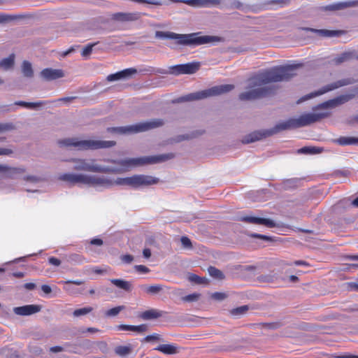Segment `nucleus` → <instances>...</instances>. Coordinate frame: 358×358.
<instances>
[{
	"mask_svg": "<svg viewBox=\"0 0 358 358\" xmlns=\"http://www.w3.org/2000/svg\"><path fill=\"white\" fill-rule=\"evenodd\" d=\"M295 65L280 66L260 72L249 78L245 90L238 95L243 101H251L274 96L279 86L274 83L287 81L295 73Z\"/></svg>",
	"mask_w": 358,
	"mask_h": 358,
	"instance_id": "1",
	"label": "nucleus"
},
{
	"mask_svg": "<svg viewBox=\"0 0 358 358\" xmlns=\"http://www.w3.org/2000/svg\"><path fill=\"white\" fill-rule=\"evenodd\" d=\"M175 157L173 153L163 154L155 156L142 157L138 158H128L124 159H104L105 162L118 165V167L103 166L96 164L95 159L71 158L69 162H72L73 169L77 171H85L102 173H121L132 167L145 164H158Z\"/></svg>",
	"mask_w": 358,
	"mask_h": 358,
	"instance_id": "2",
	"label": "nucleus"
},
{
	"mask_svg": "<svg viewBox=\"0 0 358 358\" xmlns=\"http://www.w3.org/2000/svg\"><path fill=\"white\" fill-rule=\"evenodd\" d=\"M201 32L187 34H176L171 31H155L157 38H168L176 40V43L185 46H198L208 43H216L223 41V38L217 36H201Z\"/></svg>",
	"mask_w": 358,
	"mask_h": 358,
	"instance_id": "3",
	"label": "nucleus"
},
{
	"mask_svg": "<svg viewBox=\"0 0 358 358\" xmlns=\"http://www.w3.org/2000/svg\"><path fill=\"white\" fill-rule=\"evenodd\" d=\"M296 124L294 118L289 119L286 122H280L276 124L274 127L269 129H263L259 131H253L246 136L242 139V143L245 144L254 143L257 141L266 138L268 136L276 134L281 131L295 129Z\"/></svg>",
	"mask_w": 358,
	"mask_h": 358,
	"instance_id": "4",
	"label": "nucleus"
},
{
	"mask_svg": "<svg viewBox=\"0 0 358 358\" xmlns=\"http://www.w3.org/2000/svg\"><path fill=\"white\" fill-rule=\"evenodd\" d=\"M58 143L61 146H74L79 150H98L101 148H108L116 145L114 141H101V140H83L78 141L77 138H69L59 140Z\"/></svg>",
	"mask_w": 358,
	"mask_h": 358,
	"instance_id": "5",
	"label": "nucleus"
},
{
	"mask_svg": "<svg viewBox=\"0 0 358 358\" xmlns=\"http://www.w3.org/2000/svg\"><path fill=\"white\" fill-rule=\"evenodd\" d=\"M165 124L163 119L157 118L150 121L139 122L138 124L125 127H108L107 131L117 134H136L147 131L162 127Z\"/></svg>",
	"mask_w": 358,
	"mask_h": 358,
	"instance_id": "6",
	"label": "nucleus"
},
{
	"mask_svg": "<svg viewBox=\"0 0 358 358\" xmlns=\"http://www.w3.org/2000/svg\"><path fill=\"white\" fill-rule=\"evenodd\" d=\"M234 89V85L229 84L214 86L209 89L189 94L182 97L181 100L185 101L201 100L208 97L216 96L227 93Z\"/></svg>",
	"mask_w": 358,
	"mask_h": 358,
	"instance_id": "7",
	"label": "nucleus"
},
{
	"mask_svg": "<svg viewBox=\"0 0 358 358\" xmlns=\"http://www.w3.org/2000/svg\"><path fill=\"white\" fill-rule=\"evenodd\" d=\"M113 185H127L134 188L141 186H149L158 183L159 178L151 176L145 175H134L131 177L118 178L115 180H113Z\"/></svg>",
	"mask_w": 358,
	"mask_h": 358,
	"instance_id": "8",
	"label": "nucleus"
},
{
	"mask_svg": "<svg viewBox=\"0 0 358 358\" xmlns=\"http://www.w3.org/2000/svg\"><path fill=\"white\" fill-rule=\"evenodd\" d=\"M355 82H356V80L352 78L339 80L338 81L331 83L330 84H328V85L322 87L320 90H319L317 92H312V93H310V94L304 96L301 99H299L297 101V103H301L302 101H306V100L313 98L316 96L322 95L324 93L336 90L339 87L354 84Z\"/></svg>",
	"mask_w": 358,
	"mask_h": 358,
	"instance_id": "9",
	"label": "nucleus"
},
{
	"mask_svg": "<svg viewBox=\"0 0 358 358\" xmlns=\"http://www.w3.org/2000/svg\"><path fill=\"white\" fill-rule=\"evenodd\" d=\"M330 116V113L318 112L305 113L299 116L298 118H294L296 127H302L310 125L315 122L321 121L322 119Z\"/></svg>",
	"mask_w": 358,
	"mask_h": 358,
	"instance_id": "10",
	"label": "nucleus"
},
{
	"mask_svg": "<svg viewBox=\"0 0 358 358\" xmlns=\"http://www.w3.org/2000/svg\"><path fill=\"white\" fill-rule=\"evenodd\" d=\"M353 91L355 92L354 94L341 95L339 96H337L335 99L329 100L327 101H325V102L318 105L317 106H316V108L315 109L317 110V109H325V108H335L341 104H343V103L349 101L352 99H353V97L355 96V94H358V87H355L353 90Z\"/></svg>",
	"mask_w": 358,
	"mask_h": 358,
	"instance_id": "11",
	"label": "nucleus"
},
{
	"mask_svg": "<svg viewBox=\"0 0 358 358\" xmlns=\"http://www.w3.org/2000/svg\"><path fill=\"white\" fill-rule=\"evenodd\" d=\"M200 68L199 62H192L185 64H178L171 67L172 73L175 75L179 74H193L195 73Z\"/></svg>",
	"mask_w": 358,
	"mask_h": 358,
	"instance_id": "12",
	"label": "nucleus"
},
{
	"mask_svg": "<svg viewBox=\"0 0 358 358\" xmlns=\"http://www.w3.org/2000/svg\"><path fill=\"white\" fill-rule=\"evenodd\" d=\"M239 220L246 223L264 225L268 228L279 227L277 223L270 218H262L252 215H245L241 217Z\"/></svg>",
	"mask_w": 358,
	"mask_h": 358,
	"instance_id": "13",
	"label": "nucleus"
},
{
	"mask_svg": "<svg viewBox=\"0 0 358 358\" xmlns=\"http://www.w3.org/2000/svg\"><path fill=\"white\" fill-rule=\"evenodd\" d=\"M356 6H358V0L335 3L328 6H322L320 10L325 12H336Z\"/></svg>",
	"mask_w": 358,
	"mask_h": 358,
	"instance_id": "14",
	"label": "nucleus"
},
{
	"mask_svg": "<svg viewBox=\"0 0 358 358\" xmlns=\"http://www.w3.org/2000/svg\"><path fill=\"white\" fill-rule=\"evenodd\" d=\"M86 185L108 187L113 186V182L103 176L86 175Z\"/></svg>",
	"mask_w": 358,
	"mask_h": 358,
	"instance_id": "15",
	"label": "nucleus"
},
{
	"mask_svg": "<svg viewBox=\"0 0 358 358\" xmlns=\"http://www.w3.org/2000/svg\"><path fill=\"white\" fill-rule=\"evenodd\" d=\"M299 29L306 31L317 34L321 37H339L347 34L345 30L317 29L310 27H300Z\"/></svg>",
	"mask_w": 358,
	"mask_h": 358,
	"instance_id": "16",
	"label": "nucleus"
},
{
	"mask_svg": "<svg viewBox=\"0 0 358 358\" xmlns=\"http://www.w3.org/2000/svg\"><path fill=\"white\" fill-rule=\"evenodd\" d=\"M358 60V53L355 50H348L336 55L331 60L334 65H341V64L351 60Z\"/></svg>",
	"mask_w": 358,
	"mask_h": 358,
	"instance_id": "17",
	"label": "nucleus"
},
{
	"mask_svg": "<svg viewBox=\"0 0 358 358\" xmlns=\"http://www.w3.org/2000/svg\"><path fill=\"white\" fill-rule=\"evenodd\" d=\"M65 73L62 69H55L46 68L40 72L41 78L45 81H52L59 78H64Z\"/></svg>",
	"mask_w": 358,
	"mask_h": 358,
	"instance_id": "18",
	"label": "nucleus"
},
{
	"mask_svg": "<svg viewBox=\"0 0 358 358\" xmlns=\"http://www.w3.org/2000/svg\"><path fill=\"white\" fill-rule=\"evenodd\" d=\"M42 307L40 305H25L13 308V313L20 316H29L41 311Z\"/></svg>",
	"mask_w": 358,
	"mask_h": 358,
	"instance_id": "19",
	"label": "nucleus"
},
{
	"mask_svg": "<svg viewBox=\"0 0 358 358\" xmlns=\"http://www.w3.org/2000/svg\"><path fill=\"white\" fill-rule=\"evenodd\" d=\"M137 73V70L134 68H129L113 74L108 75L106 80L113 82L120 80H127Z\"/></svg>",
	"mask_w": 358,
	"mask_h": 358,
	"instance_id": "20",
	"label": "nucleus"
},
{
	"mask_svg": "<svg viewBox=\"0 0 358 358\" xmlns=\"http://www.w3.org/2000/svg\"><path fill=\"white\" fill-rule=\"evenodd\" d=\"M26 172L24 167H12L6 164H0V173L4 174L6 178L14 179L17 175Z\"/></svg>",
	"mask_w": 358,
	"mask_h": 358,
	"instance_id": "21",
	"label": "nucleus"
},
{
	"mask_svg": "<svg viewBox=\"0 0 358 358\" xmlns=\"http://www.w3.org/2000/svg\"><path fill=\"white\" fill-rule=\"evenodd\" d=\"M86 175L83 173H64L59 176V179L73 185L78 183L86 185Z\"/></svg>",
	"mask_w": 358,
	"mask_h": 358,
	"instance_id": "22",
	"label": "nucleus"
},
{
	"mask_svg": "<svg viewBox=\"0 0 358 358\" xmlns=\"http://www.w3.org/2000/svg\"><path fill=\"white\" fill-rule=\"evenodd\" d=\"M141 14L138 13H115L111 15V20L120 22H134L139 20Z\"/></svg>",
	"mask_w": 358,
	"mask_h": 358,
	"instance_id": "23",
	"label": "nucleus"
},
{
	"mask_svg": "<svg viewBox=\"0 0 358 358\" xmlns=\"http://www.w3.org/2000/svg\"><path fill=\"white\" fill-rule=\"evenodd\" d=\"M185 3L192 7H217L220 6L223 0H185Z\"/></svg>",
	"mask_w": 358,
	"mask_h": 358,
	"instance_id": "24",
	"label": "nucleus"
},
{
	"mask_svg": "<svg viewBox=\"0 0 358 358\" xmlns=\"http://www.w3.org/2000/svg\"><path fill=\"white\" fill-rule=\"evenodd\" d=\"M31 18V15L29 14L24 15H7L0 13V24L8 23L14 20H25Z\"/></svg>",
	"mask_w": 358,
	"mask_h": 358,
	"instance_id": "25",
	"label": "nucleus"
},
{
	"mask_svg": "<svg viewBox=\"0 0 358 358\" xmlns=\"http://www.w3.org/2000/svg\"><path fill=\"white\" fill-rule=\"evenodd\" d=\"M117 329L120 331H131L137 333H143L148 331V325L145 324L138 326L120 324L117 326Z\"/></svg>",
	"mask_w": 358,
	"mask_h": 358,
	"instance_id": "26",
	"label": "nucleus"
},
{
	"mask_svg": "<svg viewBox=\"0 0 358 358\" xmlns=\"http://www.w3.org/2000/svg\"><path fill=\"white\" fill-rule=\"evenodd\" d=\"M165 355H176L179 352L178 346L173 344H161L155 348Z\"/></svg>",
	"mask_w": 358,
	"mask_h": 358,
	"instance_id": "27",
	"label": "nucleus"
},
{
	"mask_svg": "<svg viewBox=\"0 0 358 358\" xmlns=\"http://www.w3.org/2000/svg\"><path fill=\"white\" fill-rule=\"evenodd\" d=\"M15 55L10 54L8 57L0 60V69L3 71H9L13 69L15 66Z\"/></svg>",
	"mask_w": 358,
	"mask_h": 358,
	"instance_id": "28",
	"label": "nucleus"
},
{
	"mask_svg": "<svg viewBox=\"0 0 358 358\" xmlns=\"http://www.w3.org/2000/svg\"><path fill=\"white\" fill-rule=\"evenodd\" d=\"M163 313L156 309H149L143 312L140 317L144 320H150L159 318L162 316Z\"/></svg>",
	"mask_w": 358,
	"mask_h": 358,
	"instance_id": "29",
	"label": "nucleus"
},
{
	"mask_svg": "<svg viewBox=\"0 0 358 358\" xmlns=\"http://www.w3.org/2000/svg\"><path fill=\"white\" fill-rule=\"evenodd\" d=\"M114 351L117 355L124 357L132 352L133 347L131 344L127 345H118L115 348Z\"/></svg>",
	"mask_w": 358,
	"mask_h": 358,
	"instance_id": "30",
	"label": "nucleus"
},
{
	"mask_svg": "<svg viewBox=\"0 0 358 358\" xmlns=\"http://www.w3.org/2000/svg\"><path fill=\"white\" fill-rule=\"evenodd\" d=\"M110 282L116 287L122 289L126 292H130L132 289V285L130 282L120 280V279H112Z\"/></svg>",
	"mask_w": 358,
	"mask_h": 358,
	"instance_id": "31",
	"label": "nucleus"
},
{
	"mask_svg": "<svg viewBox=\"0 0 358 358\" xmlns=\"http://www.w3.org/2000/svg\"><path fill=\"white\" fill-rule=\"evenodd\" d=\"M21 68L22 73L24 77L31 78L34 76V70L31 62L27 60L23 61Z\"/></svg>",
	"mask_w": 358,
	"mask_h": 358,
	"instance_id": "32",
	"label": "nucleus"
},
{
	"mask_svg": "<svg viewBox=\"0 0 358 358\" xmlns=\"http://www.w3.org/2000/svg\"><path fill=\"white\" fill-rule=\"evenodd\" d=\"M278 278V275L274 271H271L269 273L263 274L257 277V280L264 283H271Z\"/></svg>",
	"mask_w": 358,
	"mask_h": 358,
	"instance_id": "33",
	"label": "nucleus"
},
{
	"mask_svg": "<svg viewBox=\"0 0 358 358\" xmlns=\"http://www.w3.org/2000/svg\"><path fill=\"white\" fill-rule=\"evenodd\" d=\"M341 145L358 144V138L352 136H343L336 140Z\"/></svg>",
	"mask_w": 358,
	"mask_h": 358,
	"instance_id": "34",
	"label": "nucleus"
},
{
	"mask_svg": "<svg viewBox=\"0 0 358 358\" xmlns=\"http://www.w3.org/2000/svg\"><path fill=\"white\" fill-rule=\"evenodd\" d=\"M44 104V102L40 101V102H26L23 101H17L14 103V105L19 106H23L29 108H37Z\"/></svg>",
	"mask_w": 358,
	"mask_h": 358,
	"instance_id": "35",
	"label": "nucleus"
},
{
	"mask_svg": "<svg viewBox=\"0 0 358 358\" xmlns=\"http://www.w3.org/2000/svg\"><path fill=\"white\" fill-rule=\"evenodd\" d=\"M208 271L209 275L215 279L222 280L225 278V275L222 271L214 266L208 267Z\"/></svg>",
	"mask_w": 358,
	"mask_h": 358,
	"instance_id": "36",
	"label": "nucleus"
},
{
	"mask_svg": "<svg viewBox=\"0 0 358 358\" xmlns=\"http://www.w3.org/2000/svg\"><path fill=\"white\" fill-rule=\"evenodd\" d=\"M257 325L264 329L275 330L280 328L282 326V323L280 321H277L273 322H262Z\"/></svg>",
	"mask_w": 358,
	"mask_h": 358,
	"instance_id": "37",
	"label": "nucleus"
},
{
	"mask_svg": "<svg viewBox=\"0 0 358 358\" xmlns=\"http://www.w3.org/2000/svg\"><path fill=\"white\" fill-rule=\"evenodd\" d=\"M249 310L248 305L241 306L235 308H232L229 310V313L232 316H241L247 313Z\"/></svg>",
	"mask_w": 358,
	"mask_h": 358,
	"instance_id": "38",
	"label": "nucleus"
},
{
	"mask_svg": "<svg viewBox=\"0 0 358 358\" xmlns=\"http://www.w3.org/2000/svg\"><path fill=\"white\" fill-rule=\"evenodd\" d=\"M203 134H204L203 130H196V131H193L191 134L179 136H178L177 142H180V141H185V140H189V139L196 138L199 136H201Z\"/></svg>",
	"mask_w": 358,
	"mask_h": 358,
	"instance_id": "39",
	"label": "nucleus"
},
{
	"mask_svg": "<svg viewBox=\"0 0 358 358\" xmlns=\"http://www.w3.org/2000/svg\"><path fill=\"white\" fill-rule=\"evenodd\" d=\"M322 150L323 149L321 148L303 147L298 150V152L301 154H317L322 152Z\"/></svg>",
	"mask_w": 358,
	"mask_h": 358,
	"instance_id": "40",
	"label": "nucleus"
},
{
	"mask_svg": "<svg viewBox=\"0 0 358 358\" xmlns=\"http://www.w3.org/2000/svg\"><path fill=\"white\" fill-rule=\"evenodd\" d=\"M188 280L190 282H194L198 285L208 284L209 280L206 278H202L195 274H190L188 277Z\"/></svg>",
	"mask_w": 358,
	"mask_h": 358,
	"instance_id": "41",
	"label": "nucleus"
},
{
	"mask_svg": "<svg viewBox=\"0 0 358 358\" xmlns=\"http://www.w3.org/2000/svg\"><path fill=\"white\" fill-rule=\"evenodd\" d=\"M16 129L15 124L12 122L0 123V134L7 131H13Z\"/></svg>",
	"mask_w": 358,
	"mask_h": 358,
	"instance_id": "42",
	"label": "nucleus"
},
{
	"mask_svg": "<svg viewBox=\"0 0 358 358\" xmlns=\"http://www.w3.org/2000/svg\"><path fill=\"white\" fill-rule=\"evenodd\" d=\"M163 289L162 286L160 285H151L145 287V291L147 294H157Z\"/></svg>",
	"mask_w": 358,
	"mask_h": 358,
	"instance_id": "43",
	"label": "nucleus"
},
{
	"mask_svg": "<svg viewBox=\"0 0 358 358\" xmlns=\"http://www.w3.org/2000/svg\"><path fill=\"white\" fill-rule=\"evenodd\" d=\"M125 307L124 306H119L111 309L108 310L106 312V315L108 317H114L117 315L120 311L124 310Z\"/></svg>",
	"mask_w": 358,
	"mask_h": 358,
	"instance_id": "44",
	"label": "nucleus"
},
{
	"mask_svg": "<svg viewBox=\"0 0 358 358\" xmlns=\"http://www.w3.org/2000/svg\"><path fill=\"white\" fill-rule=\"evenodd\" d=\"M92 310V307H85L75 310L73 314L75 317H79L91 313Z\"/></svg>",
	"mask_w": 358,
	"mask_h": 358,
	"instance_id": "45",
	"label": "nucleus"
},
{
	"mask_svg": "<svg viewBox=\"0 0 358 358\" xmlns=\"http://www.w3.org/2000/svg\"><path fill=\"white\" fill-rule=\"evenodd\" d=\"M201 297V294L199 293H193L187 295L182 298V300L185 302H193L198 301Z\"/></svg>",
	"mask_w": 358,
	"mask_h": 358,
	"instance_id": "46",
	"label": "nucleus"
},
{
	"mask_svg": "<svg viewBox=\"0 0 358 358\" xmlns=\"http://www.w3.org/2000/svg\"><path fill=\"white\" fill-rule=\"evenodd\" d=\"M228 297V294L224 292H215L210 296V298L217 301L225 300Z\"/></svg>",
	"mask_w": 358,
	"mask_h": 358,
	"instance_id": "47",
	"label": "nucleus"
},
{
	"mask_svg": "<svg viewBox=\"0 0 358 358\" xmlns=\"http://www.w3.org/2000/svg\"><path fill=\"white\" fill-rule=\"evenodd\" d=\"M248 236L252 238H260L262 240L266 241H270V242L275 241V238L273 237L268 236L266 235H262V234L253 233V234H248Z\"/></svg>",
	"mask_w": 358,
	"mask_h": 358,
	"instance_id": "48",
	"label": "nucleus"
},
{
	"mask_svg": "<svg viewBox=\"0 0 358 358\" xmlns=\"http://www.w3.org/2000/svg\"><path fill=\"white\" fill-rule=\"evenodd\" d=\"M163 339L162 336L158 334H154L152 335H148L144 338V341L145 342H155V341H162Z\"/></svg>",
	"mask_w": 358,
	"mask_h": 358,
	"instance_id": "49",
	"label": "nucleus"
},
{
	"mask_svg": "<svg viewBox=\"0 0 358 358\" xmlns=\"http://www.w3.org/2000/svg\"><path fill=\"white\" fill-rule=\"evenodd\" d=\"M28 348H29V352H31L35 355H40L43 352V350L39 346H37V345H29Z\"/></svg>",
	"mask_w": 358,
	"mask_h": 358,
	"instance_id": "50",
	"label": "nucleus"
},
{
	"mask_svg": "<svg viewBox=\"0 0 358 358\" xmlns=\"http://www.w3.org/2000/svg\"><path fill=\"white\" fill-rule=\"evenodd\" d=\"M181 243L184 248L187 249H192V244L189 238L187 236H182L180 239Z\"/></svg>",
	"mask_w": 358,
	"mask_h": 358,
	"instance_id": "51",
	"label": "nucleus"
},
{
	"mask_svg": "<svg viewBox=\"0 0 358 358\" xmlns=\"http://www.w3.org/2000/svg\"><path fill=\"white\" fill-rule=\"evenodd\" d=\"M97 43H92V44H89L88 45H87L83 50L82 52V55L83 57H88L92 52V48Z\"/></svg>",
	"mask_w": 358,
	"mask_h": 358,
	"instance_id": "52",
	"label": "nucleus"
},
{
	"mask_svg": "<svg viewBox=\"0 0 358 358\" xmlns=\"http://www.w3.org/2000/svg\"><path fill=\"white\" fill-rule=\"evenodd\" d=\"M346 288L348 291H357L358 292V278L357 282H350L346 283Z\"/></svg>",
	"mask_w": 358,
	"mask_h": 358,
	"instance_id": "53",
	"label": "nucleus"
},
{
	"mask_svg": "<svg viewBox=\"0 0 358 358\" xmlns=\"http://www.w3.org/2000/svg\"><path fill=\"white\" fill-rule=\"evenodd\" d=\"M69 260L75 262H82L84 257L78 254H72L69 256Z\"/></svg>",
	"mask_w": 358,
	"mask_h": 358,
	"instance_id": "54",
	"label": "nucleus"
},
{
	"mask_svg": "<svg viewBox=\"0 0 358 358\" xmlns=\"http://www.w3.org/2000/svg\"><path fill=\"white\" fill-rule=\"evenodd\" d=\"M14 151L8 148H0V156L1 155H10L13 154Z\"/></svg>",
	"mask_w": 358,
	"mask_h": 358,
	"instance_id": "55",
	"label": "nucleus"
},
{
	"mask_svg": "<svg viewBox=\"0 0 358 358\" xmlns=\"http://www.w3.org/2000/svg\"><path fill=\"white\" fill-rule=\"evenodd\" d=\"M24 180L31 182H38L41 180L38 177L34 176H25L24 177Z\"/></svg>",
	"mask_w": 358,
	"mask_h": 358,
	"instance_id": "56",
	"label": "nucleus"
},
{
	"mask_svg": "<svg viewBox=\"0 0 358 358\" xmlns=\"http://www.w3.org/2000/svg\"><path fill=\"white\" fill-rule=\"evenodd\" d=\"M121 259L124 262H125L127 264H129L134 260V257L131 255H122L121 257Z\"/></svg>",
	"mask_w": 358,
	"mask_h": 358,
	"instance_id": "57",
	"label": "nucleus"
},
{
	"mask_svg": "<svg viewBox=\"0 0 358 358\" xmlns=\"http://www.w3.org/2000/svg\"><path fill=\"white\" fill-rule=\"evenodd\" d=\"M135 268L137 271L141 273H148L150 271L149 268L143 265H136Z\"/></svg>",
	"mask_w": 358,
	"mask_h": 358,
	"instance_id": "58",
	"label": "nucleus"
},
{
	"mask_svg": "<svg viewBox=\"0 0 358 358\" xmlns=\"http://www.w3.org/2000/svg\"><path fill=\"white\" fill-rule=\"evenodd\" d=\"M48 262L50 264H52L56 266H59L61 264V261L55 257H50L48 259Z\"/></svg>",
	"mask_w": 358,
	"mask_h": 358,
	"instance_id": "59",
	"label": "nucleus"
},
{
	"mask_svg": "<svg viewBox=\"0 0 358 358\" xmlns=\"http://www.w3.org/2000/svg\"><path fill=\"white\" fill-rule=\"evenodd\" d=\"M290 2V0H272L270 3L271 4H282V5H287L289 4Z\"/></svg>",
	"mask_w": 358,
	"mask_h": 358,
	"instance_id": "60",
	"label": "nucleus"
},
{
	"mask_svg": "<svg viewBox=\"0 0 358 358\" xmlns=\"http://www.w3.org/2000/svg\"><path fill=\"white\" fill-rule=\"evenodd\" d=\"M64 351V348L62 346H54L50 348V352L52 353H58Z\"/></svg>",
	"mask_w": 358,
	"mask_h": 358,
	"instance_id": "61",
	"label": "nucleus"
},
{
	"mask_svg": "<svg viewBox=\"0 0 358 358\" xmlns=\"http://www.w3.org/2000/svg\"><path fill=\"white\" fill-rule=\"evenodd\" d=\"M90 243L92 245H99L101 246L103 245V241L100 238H94L91 240Z\"/></svg>",
	"mask_w": 358,
	"mask_h": 358,
	"instance_id": "62",
	"label": "nucleus"
},
{
	"mask_svg": "<svg viewBox=\"0 0 358 358\" xmlns=\"http://www.w3.org/2000/svg\"><path fill=\"white\" fill-rule=\"evenodd\" d=\"M76 99V96H68V97H64L60 98L58 99L59 101L64 102V103H69L74 100Z\"/></svg>",
	"mask_w": 358,
	"mask_h": 358,
	"instance_id": "63",
	"label": "nucleus"
},
{
	"mask_svg": "<svg viewBox=\"0 0 358 358\" xmlns=\"http://www.w3.org/2000/svg\"><path fill=\"white\" fill-rule=\"evenodd\" d=\"M41 289L43 290V292L44 293H45L47 294H50L51 292H52L51 287L49 285H42Z\"/></svg>",
	"mask_w": 358,
	"mask_h": 358,
	"instance_id": "64",
	"label": "nucleus"
}]
</instances>
